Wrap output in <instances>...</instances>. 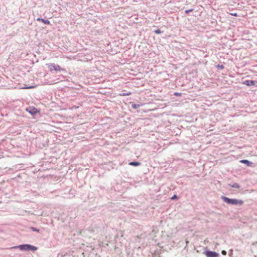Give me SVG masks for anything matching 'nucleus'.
<instances>
[{"label": "nucleus", "mask_w": 257, "mask_h": 257, "mask_svg": "<svg viewBox=\"0 0 257 257\" xmlns=\"http://www.w3.org/2000/svg\"><path fill=\"white\" fill-rule=\"evenodd\" d=\"M221 198L222 200L228 204H231L233 205H241L243 203V201L241 200L236 199H229L225 196H222Z\"/></svg>", "instance_id": "1"}, {"label": "nucleus", "mask_w": 257, "mask_h": 257, "mask_svg": "<svg viewBox=\"0 0 257 257\" xmlns=\"http://www.w3.org/2000/svg\"><path fill=\"white\" fill-rule=\"evenodd\" d=\"M48 67L51 72L55 71H65V69L64 68H62L60 65L55 64L54 63H51L47 64Z\"/></svg>", "instance_id": "2"}, {"label": "nucleus", "mask_w": 257, "mask_h": 257, "mask_svg": "<svg viewBox=\"0 0 257 257\" xmlns=\"http://www.w3.org/2000/svg\"><path fill=\"white\" fill-rule=\"evenodd\" d=\"M22 250H32L36 251L37 247L30 244H23L18 246Z\"/></svg>", "instance_id": "3"}, {"label": "nucleus", "mask_w": 257, "mask_h": 257, "mask_svg": "<svg viewBox=\"0 0 257 257\" xmlns=\"http://www.w3.org/2000/svg\"><path fill=\"white\" fill-rule=\"evenodd\" d=\"M26 111L32 115H34L40 112V111L34 106L29 107L26 109Z\"/></svg>", "instance_id": "4"}, {"label": "nucleus", "mask_w": 257, "mask_h": 257, "mask_svg": "<svg viewBox=\"0 0 257 257\" xmlns=\"http://www.w3.org/2000/svg\"><path fill=\"white\" fill-rule=\"evenodd\" d=\"M205 254L207 257H217L218 255L216 252L212 251H207Z\"/></svg>", "instance_id": "5"}, {"label": "nucleus", "mask_w": 257, "mask_h": 257, "mask_svg": "<svg viewBox=\"0 0 257 257\" xmlns=\"http://www.w3.org/2000/svg\"><path fill=\"white\" fill-rule=\"evenodd\" d=\"M243 83L247 86H253L256 83V82L253 80H245Z\"/></svg>", "instance_id": "6"}, {"label": "nucleus", "mask_w": 257, "mask_h": 257, "mask_svg": "<svg viewBox=\"0 0 257 257\" xmlns=\"http://www.w3.org/2000/svg\"><path fill=\"white\" fill-rule=\"evenodd\" d=\"M241 163L245 164L247 166H251L252 163L247 160H241L239 161Z\"/></svg>", "instance_id": "7"}, {"label": "nucleus", "mask_w": 257, "mask_h": 257, "mask_svg": "<svg viewBox=\"0 0 257 257\" xmlns=\"http://www.w3.org/2000/svg\"><path fill=\"white\" fill-rule=\"evenodd\" d=\"M129 165L133 166H138L141 165V163L137 162H131L129 163Z\"/></svg>", "instance_id": "8"}, {"label": "nucleus", "mask_w": 257, "mask_h": 257, "mask_svg": "<svg viewBox=\"0 0 257 257\" xmlns=\"http://www.w3.org/2000/svg\"><path fill=\"white\" fill-rule=\"evenodd\" d=\"M131 94H132V93L131 92H127V93L124 92V93H123L119 94V96H129Z\"/></svg>", "instance_id": "9"}, {"label": "nucleus", "mask_w": 257, "mask_h": 257, "mask_svg": "<svg viewBox=\"0 0 257 257\" xmlns=\"http://www.w3.org/2000/svg\"><path fill=\"white\" fill-rule=\"evenodd\" d=\"M41 21L44 23L45 24L49 25L50 22L49 20H45V19H42L41 20Z\"/></svg>", "instance_id": "10"}, {"label": "nucleus", "mask_w": 257, "mask_h": 257, "mask_svg": "<svg viewBox=\"0 0 257 257\" xmlns=\"http://www.w3.org/2000/svg\"><path fill=\"white\" fill-rule=\"evenodd\" d=\"M230 186L232 188H239V185L237 183H234L232 185H230Z\"/></svg>", "instance_id": "11"}, {"label": "nucleus", "mask_w": 257, "mask_h": 257, "mask_svg": "<svg viewBox=\"0 0 257 257\" xmlns=\"http://www.w3.org/2000/svg\"><path fill=\"white\" fill-rule=\"evenodd\" d=\"M35 87V86H28V87H23L22 88H23V89H31V88H34Z\"/></svg>", "instance_id": "12"}, {"label": "nucleus", "mask_w": 257, "mask_h": 257, "mask_svg": "<svg viewBox=\"0 0 257 257\" xmlns=\"http://www.w3.org/2000/svg\"><path fill=\"white\" fill-rule=\"evenodd\" d=\"M217 68L220 69H224V66L223 65H218L217 66Z\"/></svg>", "instance_id": "13"}, {"label": "nucleus", "mask_w": 257, "mask_h": 257, "mask_svg": "<svg viewBox=\"0 0 257 257\" xmlns=\"http://www.w3.org/2000/svg\"><path fill=\"white\" fill-rule=\"evenodd\" d=\"M174 94L177 96H180L182 95V94L181 93H179V92H174Z\"/></svg>", "instance_id": "14"}, {"label": "nucleus", "mask_w": 257, "mask_h": 257, "mask_svg": "<svg viewBox=\"0 0 257 257\" xmlns=\"http://www.w3.org/2000/svg\"><path fill=\"white\" fill-rule=\"evenodd\" d=\"M155 33L157 34H160L161 33V31L160 30H156L155 31Z\"/></svg>", "instance_id": "15"}, {"label": "nucleus", "mask_w": 257, "mask_h": 257, "mask_svg": "<svg viewBox=\"0 0 257 257\" xmlns=\"http://www.w3.org/2000/svg\"><path fill=\"white\" fill-rule=\"evenodd\" d=\"M193 11V9L187 10H186V11H185V13H186V14H189L190 12H192Z\"/></svg>", "instance_id": "16"}, {"label": "nucleus", "mask_w": 257, "mask_h": 257, "mask_svg": "<svg viewBox=\"0 0 257 257\" xmlns=\"http://www.w3.org/2000/svg\"><path fill=\"white\" fill-rule=\"evenodd\" d=\"M132 106H133V108H137L138 107H139L140 105H137V104H133L132 105Z\"/></svg>", "instance_id": "17"}, {"label": "nucleus", "mask_w": 257, "mask_h": 257, "mask_svg": "<svg viewBox=\"0 0 257 257\" xmlns=\"http://www.w3.org/2000/svg\"><path fill=\"white\" fill-rule=\"evenodd\" d=\"M31 228V229H32L33 231H37V232H39V230L38 229H36V228H34V227H32Z\"/></svg>", "instance_id": "18"}, {"label": "nucleus", "mask_w": 257, "mask_h": 257, "mask_svg": "<svg viewBox=\"0 0 257 257\" xmlns=\"http://www.w3.org/2000/svg\"><path fill=\"white\" fill-rule=\"evenodd\" d=\"M177 195H174L172 197H171V199L172 200H174V199H177Z\"/></svg>", "instance_id": "19"}, {"label": "nucleus", "mask_w": 257, "mask_h": 257, "mask_svg": "<svg viewBox=\"0 0 257 257\" xmlns=\"http://www.w3.org/2000/svg\"><path fill=\"white\" fill-rule=\"evenodd\" d=\"M230 15L233 16H237V14L236 13H230Z\"/></svg>", "instance_id": "20"}, {"label": "nucleus", "mask_w": 257, "mask_h": 257, "mask_svg": "<svg viewBox=\"0 0 257 257\" xmlns=\"http://www.w3.org/2000/svg\"><path fill=\"white\" fill-rule=\"evenodd\" d=\"M221 253L223 254V255H226V252L225 250H222Z\"/></svg>", "instance_id": "21"}, {"label": "nucleus", "mask_w": 257, "mask_h": 257, "mask_svg": "<svg viewBox=\"0 0 257 257\" xmlns=\"http://www.w3.org/2000/svg\"><path fill=\"white\" fill-rule=\"evenodd\" d=\"M42 19L38 18V19H37V21H41V20H42Z\"/></svg>", "instance_id": "22"}]
</instances>
